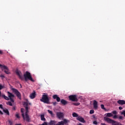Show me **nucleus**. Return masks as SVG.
I'll return each instance as SVG.
<instances>
[{"label":"nucleus","mask_w":125,"mask_h":125,"mask_svg":"<svg viewBox=\"0 0 125 125\" xmlns=\"http://www.w3.org/2000/svg\"><path fill=\"white\" fill-rule=\"evenodd\" d=\"M0 78H5L4 75H2V74H1V75L0 76Z\"/></svg>","instance_id":"42"},{"label":"nucleus","mask_w":125,"mask_h":125,"mask_svg":"<svg viewBox=\"0 0 125 125\" xmlns=\"http://www.w3.org/2000/svg\"><path fill=\"white\" fill-rule=\"evenodd\" d=\"M117 103L119 105H125V101L123 100H119L117 101Z\"/></svg>","instance_id":"11"},{"label":"nucleus","mask_w":125,"mask_h":125,"mask_svg":"<svg viewBox=\"0 0 125 125\" xmlns=\"http://www.w3.org/2000/svg\"><path fill=\"white\" fill-rule=\"evenodd\" d=\"M119 110H123V107L122 106H120L119 107Z\"/></svg>","instance_id":"44"},{"label":"nucleus","mask_w":125,"mask_h":125,"mask_svg":"<svg viewBox=\"0 0 125 125\" xmlns=\"http://www.w3.org/2000/svg\"><path fill=\"white\" fill-rule=\"evenodd\" d=\"M119 120H123L124 117L123 116H121L119 117Z\"/></svg>","instance_id":"38"},{"label":"nucleus","mask_w":125,"mask_h":125,"mask_svg":"<svg viewBox=\"0 0 125 125\" xmlns=\"http://www.w3.org/2000/svg\"><path fill=\"white\" fill-rule=\"evenodd\" d=\"M36 97V92L35 91L33 93H31L30 95L31 99H34Z\"/></svg>","instance_id":"15"},{"label":"nucleus","mask_w":125,"mask_h":125,"mask_svg":"<svg viewBox=\"0 0 125 125\" xmlns=\"http://www.w3.org/2000/svg\"><path fill=\"white\" fill-rule=\"evenodd\" d=\"M16 118H17V119H20V116H19V114H17L16 115Z\"/></svg>","instance_id":"34"},{"label":"nucleus","mask_w":125,"mask_h":125,"mask_svg":"<svg viewBox=\"0 0 125 125\" xmlns=\"http://www.w3.org/2000/svg\"><path fill=\"white\" fill-rule=\"evenodd\" d=\"M72 116L73 117V118H78V117H79V115H78V114H77L76 113L74 112L72 114Z\"/></svg>","instance_id":"22"},{"label":"nucleus","mask_w":125,"mask_h":125,"mask_svg":"<svg viewBox=\"0 0 125 125\" xmlns=\"http://www.w3.org/2000/svg\"><path fill=\"white\" fill-rule=\"evenodd\" d=\"M104 118H111V117H113V114L112 113H107L104 114Z\"/></svg>","instance_id":"14"},{"label":"nucleus","mask_w":125,"mask_h":125,"mask_svg":"<svg viewBox=\"0 0 125 125\" xmlns=\"http://www.w3.org/2000/svg\"><path fill=\"white\" fill-rule=\"evenodd\" d=\"M112 114H113V115H117V114H118V113L117 112V111L116 110L112 111Z\"/></svg>","instance_id":"32"},{"label":"nucleus","mask_w":125,"mask_h":125,"mask_svg":"<svg viewBox=\"0 0 125 125\" xmlns=\"http://www.w3.org/2000/svg\"><path fill=\"white\" fill-rule=\"evenodd\" d=\"M62 122H63V125H64V124H67L68 123V120H67V119H64Z\"/></svg>","instance_id":"29"},{"label":"nucleus","mask_w":125,"mask_h":125,"mask_svg":"<svg viewBox=\"0 0 125 125\" xmlns=\"http://www.w3.org/2000/svg\"><path fill=\"white\" fill-rule=\"evenodd\" d=\"M101 125H107L105 123H101Z\"/></svg>","instance_id":"49"},{"label":"nucleus","mask_w":125,"mask_h":125,"mask_svg":"<svg viewBox=\"0 0 125 125\" xmlns=\"http://www.w3.org/2000/svg\"><path fill=\"white\" fill-rule=\"evenodd\" d=\"M56 125H64V122L63 121L59 122Z\"/></svg>","instance_id":"24"},{"label":"nucleus","mask_w":125,"mask_h":125,"mask_svg":"<svg viewBox=\"0 0 125 125\" xmlns=\"http://www.w3.org/2000/svg\"><path fill=\"white\" fill-rule=\"evenodd\" d=\"M2 88H4V85H2L0 84V90H1V89H2Z\"/></svg>","instance_id":"31"},{"label":"nucleus","mask_w":125,"mask_h":125,"mask_svg":"<svg viewBox=\"0 0 125 125\" xmlns=\"http://www.w3.org/2000/svg\"><path fill=\"white\" fill-rule=\"evenodd\" d=\"M61 103H62V105H67V104H68V102L66 101V100H64V99H62L61 100Z\"/></svg>","instance_id":"16"},{"label":"nucleus","mask_w":125,"mask_h":125,"mask_svg":"<svg viewBox=\"0 0 125 125\" xmlns=\"http://www.w3.org/2000/svg\"><path fill=\"white\" fill-rule=\"evenodd\" d=\"M93 123L94 125H97V121H94Z\"/></svg>","instance_id":"41"},{"label":"nucleus","mask_w":125,"mask_h":125,"mask_svg":"<svg viewBox=\"0 0 125 125\" xmlns=\"http://www.w3.org/2000/svg\"><path fill=\"white\" fill-rule=\"evenodd\" d=\"M0 97H2V95H1V92L0 91Z\"/></svg>","instance_id":"45"},{"label":"nucleus","mask_w":125,"mask_h":125,"mask_svg":"<svg viewBox=\"0 0 125 125\" xmlns=\"http://www.w3.org/2000/svg\"><path fill=\"white\" fill-rule=\"evenodd\" d=\"M16 73L17 76H18L19 79L21 80V81H23L24 80V77H23V74H22V72H21L19 70L17 69L16 70Z\"/></svg>","instance_id":"6"},{"label":"nucleus","mask_w":125,"mask_h":125,"mask_svg":"<svg viewBox=\"0 0 125 125\" xmlns=\"http://www.w3.org/2000/svg\"><path fill=\"white\" fill-rule=\"evenodd\" d=\"M23 77L24 78V81H25V82H28V80L31 81V82H35V80H34V79H33V78L32 77L31 73H30L29 71L25 72V73L23 74Z\"/></svg>","instance_id":"1"},{"label":"nucleus","mask_w":125,"mask_h":125,"mask_svg":"<svg viewBox=\"0 0 125 125\" xmlns=\"http://www.w3.org/2000/svg\"><path fill=\"white\" fill-rule=\"evenodd\" d=\"M10 89H11V90H12L13 92H14L15 94H16L18 98H19V99H21V94L20 93V92L18 91V90L13 88L12 86H10Z\"/></svg>","instance_id":"3"},{"label":"nucleus","mask_w":125,"mask_h":125,"mask_svg":"<svg viewBox=\"0 0 125 125\" xmlns=\"http://www.w3.org/2000/svg\"><path fill=\"white\" fill-rule=\"evenodd\" d=\"M101 107L103 109V110H104V111H106V108L104 107V104H101Z\"/></svg>","instance_id":"26"},{"label":"nucleus","mask_w":125,"mask_h":125,"mask_svg":"<svg viewBox=\"0 0 125 125\" xmlns=\"http://www.w3.org/2000/svg\"><path fill=\"white\" fill-rule=\"evenodd\" d=\"M77 121H79V122H81V123H83L84 124L85 123V121L84 120V119L82 117V116H78L77 118Z\"/></svg>","instance_id":"9"},{"label":"nucleus","mask_w":125,"mask_h":125,"mask_svg":"<svg viewBox=\"0 0 125 125\" xmlns=\"http://www.w3.org/2000/svg\"><path fill=\"white\" fill-rule=\"evenodd\" d=\"M79 125H83V124H82V123H79Z\"/></svg>","instance_id":"51"},{"label":"nucleus","mask_w":125,"mask_h":125,"mask_svg":"<svg viewBox=\"0 0 125 125\" xmlns=\"http://www.w3.org/2000/svg\"><path fill=\"white\" fill-rule=\"evenodd\" d=\"M57 121L55 120H51L48 123L49 125H57Z\"/></svg>","instance_id":"12"},{"label":"nucleus","mask_w":125,"mask_h":125,"mask_svg":"<svg viewBox=\"0 0 125 125\" xmlns=\"http://www.w3.org/2000/svg\"><path fill=\"white\" fill-rule=\"evenodd\" d=\"M2 53H3V52H2V51L0 50V54H2Z\"/></svg>","instance_id":"47"},{"label":"nucleus","mask_w":125,"mask_h":125,"mask_svg":"<svg viewBox=\"0 0 125 125\" xmlns=\"http://www.w3.org/2000/svg\"><path fill=\"white\" fill-rule=\"evenodd\" d=\"M47 111H48V113H49V114H51V117H52L53 118L54 117V116H55V114H54L53 113L52 111H51L50 110H48Z\"/></svg>","instance_id":"19"},{"label":"nucleus","mask_w":125,"mask_h":125,"mask_svg":"<svg viewBox=\"0 0 125 125\" xmlns=\"http://www.w3.org/2000/svg\"><path fill=\"white\" fill-rule=\"evenodd\" d=\"M7 105H9V106H12V103H11V102H8L7 103Z\"/></svg>","instance_id":"28"},{"label":"nucleus","mask_w":125,"mask_h":125,"mask_svg":"<svg viewBox=\"0 0 125 125\" xmlns=\"http://www.w3.org/2000/svg\"><path fill=\"white\" fill-rule=\"evenodd\" d=\"M44 95L42 96V98L40 99V101L41 102H43V103H45L46 104H49V98H48V95H47V94L44 93Z\"/></svg>","instance_id":"2"},{"label":"nucleus","mask_w":125,"mask_h":125,"mask_svg":"<svg viewBox=\"0 0 125 125\" xmlns=\"http://www.w3.org/2000/svg\"><path fill=\"white\" fill-rule=\"evenodd\" d=\"M3 111L4 112V113L6 114L8 116H9V111H8V109H7L6 108V109H3Z\"/></svg>","instance_id":"20"},{"label":"nucleus","mask_w":125,"mask_h":125,"mask_svg":"<svg viewBox=\"0 0 125 125\" xmlns=\"http://www.w3.org/2000/svg\"><path fill=\"white\" fill-rule=\"evenodd\" d=\"M29 105H31V103H29Z\"/></svg>","instance_id":"52"},{"label":"nucleus","mask_w":125,"mask_h":125,"mask_svg":"<svg viewBox=\"0 0 125 125\" xmlns=\"http://www.w3.org/2000/svg\"><path fill=\"white\" fill-rule=\"evenodd\" d=\"M13 109L16 110V107L15 106H13Z\"/></svg>","instance_id":"48"},{"label":"nucleus","mask_w":125,"mask_h":125,"mask_svg":"<svg viewBox=\"0 0 125 125\" xmlns=\"http://www.w3.org/2000/svg\"><path fill=\"white\" fill-rule=\"evenodd\" d=\"M41 121H43V122H45V121H46V119L44 118V114H42L41 115Z\"/></svg>","instance_id":"18"},{"label":"nucleus","mask_w":125,"mask_h":125,"mask_svg":"<svg viewBox=\"0 0 125 125\" xmlns=\"http://www.w3.org/2000/svg\"><path fill=\"white\" fill-rule=\"evenodd\" d=\"M73 104L75 106H79V105H80V103H73Z\"/></svg>","instance_id":"30"},{"label":"nucleus","mask_w":125,"mask_h":125,"mask_svg":"<svg viewBox=\"0 0 125 125\" xmlns=\"http://www.w3.org/2000/svg\"><path fill=\"white\" fill-rule=\"evenodd\" d=\"M53 99H56V101H57V102H60V98H59V97H58V95H54L53 96Z\"/></svg>","instance_id":"13"},{"label":"nucleus","mask_w":125,"mask_h":125,"mask_svg":"<svg viewBox=\"0 0 125 125\" xmlns=\"http://www.w3.org/2000/svg\"><path fill=\"white\" fill-rule=\"evenodd\" d=\"M57 118L59 119H63L64 118V113L61 112H57L56 113Z\"/></svg>","instance_id":"7"},{"label":"nucleus","mask_w":125,"mask_h":125,"mask_svg":"<svg viewBox=\"0 0 125 125\" xmlns=\"http://www.w3.org/2000/svg\"><path fill=\"white\" fill-rule=\"evenodd\" d=\"M21 111L22 114H24V108H21Z\"/></svg>","instance_id":"37"},{"label":"nucleus","mask_w":125,"mask_h":125,"mask_svg":"<svg viewBox=\"0 0 125 125\" xmlns=\"http://www.w3.org/2000/svg\"><path fill=\"white\" fill-rule=\"evenodd\" d=\"M68 98L70 101H73V102H78V98H77V95H72L69 96Z\"/></svg>","instance_id":"5"},{"label":"nucleus","mask_w":125,"mask_h":125,"mask_svg":"<svg viewBox=\"0 0 125 125\" xmlns=\"http://www.w3.org/2000/svg\"><path fill=\"white\" fill-rule=\"evenodd\" d=\"M10 100L11 102H12L13 103V102H14V100H13V98H10L9 99Z\"/></svg>","instance_id":"36"},{"label":"nucleus","mask_w":125,"mask_h":125,"mask_svg":"<svg viewBox=\"0 0 125 125\" xmlns=\"http://www.w3.org/2000/svg\"><path fill=\"white\" fill-rule=\"evenodd\" d=\"M117 118H118V116L117 115H115L113 116V119H117Z\"/></svg>","instance_id":"39"},{"label":"nucleus","mask_w":125,"mask_h":125,"mask_svg":"<svg viewBox=\"0 0 125 125\" xmlns=\"http://www.w3.org/2000/svg\"><path fill=\"white\" fill-rule=\"evenodd\" d=\"M0 115H3V113L0 110Z\"/></svg>","instance_id":"46"},{"label":"nucleus","mask_w":125,"mask_h":125,"mask_svg":"<svg viewBox=\"0 0 125 125\" xmlns=\"http://www.w3.org/2000/svg\"><path fill=\"white\" fill-rule=\"evenodd\" d=\"M0 67H1L2 69H7V66L5 65H2L0 64Z\"/></svg>","instance_id":"25"},{"label":"nucleus","mask_w":125,"mask_h":125,"mask_svg":"<svg viewBox=\"0 0 125 125\" xmlns=\"http://www.w3.org/2000/svg\"><path fill=\"white\" fill-rule=\"evenodd\" d=\"M8 123L10 125H13V122L12 120H8Z\"/></svg>","instance_id":"27"},{"label":"nucleus","mask_w":125,"mask_h":125,"mask_svg":"<svg viewBox=\"0 0 125 125\" xmlns=\"http://www.w3.org/2000/svg\"><path fill=\"white\" fill-rule=\"evenodd\" d=\"M89 113L90 114H94V110L93 109L90 110Z\"/></svg>","instance_id":"33"},{"label":"nucleus","mask_w":125,"mask_h":125,"mask_svg":"<svg viewBox=\"0 0 125 125\" xmlns=\"http://www.w3.org/2000/svg\"><path fill=\"white\" fill-rule=\"evenodd\" d=\"M0 109H2V110H3V107H2V104H0Z\"/></svg>","instance_id":"40"},{"label":"nucleus","mask_w":125,"mask_h":125,"mask_svg":"<svg viewBox=\"0 0 125 125\" xmlns=\"http://www.w3.org/2000/svg\"><path fill=\"white\" fill-rule=\"evenodd\" d=\"M57 104V103L56 102H54L53 103V104L55 106V105H56Z\"/></svg>","instance_id":"43"},{"label":"nucleus","mask_w":125,"mask_h":125,"mask_svg":"<svg viewBox=\"0 0 125 125\" xmlns=\"http://www.w3.org/2000/svg\"><path fill=\"white\" fill-rule=\"evenodd\" d=\"M93 119H95V115H93Z\"/></svg>","instance_id":"50"},{"label":"nucleus","mask_w":125,"mask_h":125,"mask_svg":"<svg viewBox=\"0 0 125 125\" xmlns=\"http://www.w3.org/2000/svg\"><path fill=\"white\" fill-rule=\"evenodd\" d=\"M28 113H29V111H26L25 112V116L24 115V113L21 114V116L23 119V120H25L26 122H28L29 123L30 122V117H29V115H28Z\"/></svg>","instance_id":"4"},{"label":"nucleus","mask_w":125,"mask_h":125,"mask_svg":"<svg viewBox=\"0 0 125 125\" xmlns=\"http://www.w3.org/2000/svg\"><path fill=\"white\" fill-rule=\"evenodd\" d=\"M8 93V96L9 98H13L14 97V95H13V94L10 93V92H7Z\"/></svg>","instance_id":"17"},{"label":"nucleus","mask_w":125,"mask_h":125,"mask_svg":"<svg viewBox=\"0 0 125 125\" xmlns=\"http://www.w3.org/2000/svg\"><path fill=\"white\" fill-rule=\"evenodd\" d=\"M93 107L95 110H97V109H98V103L96 100L94 101Z\"/></svg>","instance_id":"8"},{"label":"nucleus","mask_w":125,"mask_h":125,"mask_svg":"<svg viewBox=\"0 0 125 125\" xmlns=\"http://www.w3.org/2000/svg\"><path fill=\"white\" fill-rule=\"evenodd\" d=\"M4 70H4V73H5V74H6L7 75H10V72L8 70V67H7V69H4Z\"/></svg>","instance_id":"21"},{"label":"nucleus","mask_w":125,"mask_h":125,"mask_svg":"<svg viewBox=\"0 0 125 125\" xmlns=\"http://www.w3.org/2000/svg\"><path fill=\"white\" fill-rule=\"evenodd\" d=\"M29 103H28V100H27L26 102L23 103V106L25 108L26 111H29L28 110H29V107H28Z\"/></svg>","instance_id":"10"},{"label":"nucleus","mask_w":125,"mask_h":125,"mask_svg":"<svg viewBox=\"0 0 125 125\" xmlns=\"http://www.w3.org/2000/svg\"><path fill=\"white\" fill-rule=\"evenodd\" d=\"M121 115H124V117H125V110H123L121 113Z\"/></svg>","instance_id":"35"},{"label":"nucleus","mask_w":125,"mask_h":125,"mask_svg":"<svg viewBox=\"0 0 125 125\" xmlns=\"http://www.w3.org/2000/svg\"><path fill=\"white\" fill-rule=\"evenodd\" d=\"M2 97L4 98L5 100H9V98L6 97L5 95H2Z\"/></svg>","instance_id":"23"}]
</instances>
